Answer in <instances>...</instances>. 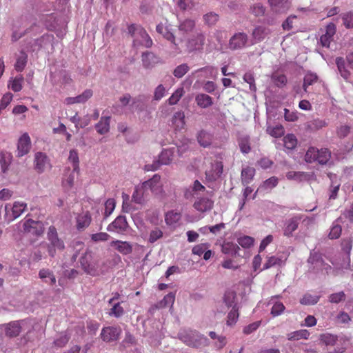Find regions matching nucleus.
Segmentation results:
<instances>
[{
    "instance_id": "nucleus-50",
    "label": "nucleus",
    "mask_w": 353,
    "mask_h": 353,
    "mask_svg": "<svg viewBox=\"0 0 353 353\" xmlns=\"http://www.w3.org/2000/svg\"><path fill=\"white\" fill-rule=\"evenodd\" d=\"M23 81V77L22 76L16 77L14 79L10 81L8 86L10 87L14 92H19L22 89Z\"/></svg>"
},
{
    "instance_id": "nucleus-11",
    "label": "nucleus",
    "mask_w": 353,
    "mask_h": 353,
    "mask_svg": "<svg viewBox=\"0 0 353 353\" xmlns=\"http://www.w3.org/2000/svg\"><path fill=\"white\" fill-rule=\"evenodd\" d=\"M142 188L150 190L156 195H161L163 193V187L161 183V176L159 174H154L153 177L142 184Z\"/></svg>"
},
{
    "instance_id": "nucleus-22",
    "label": "nucleus",
    "mask_w": 353,
    "mask_h": 353,
    "mask_svg": "<svg viewBox=\"0 0 353 353\" xmlns=\"http://www.w3.org/2000/svg\"><path fill=\"white\" fill-rule=\"evenodd\" d=\"M272 10L276 13H285L290 8L288 0H268Z\"/></svg>"
},
{
    "instance_id": "nucleus-35",
    "label": "nucleus",
    "mask_w": 353,
    "mask_h": 353,
    "mask_svg": "<svg viewBox=\"0 0 353 353\" xmlns=\"http://www.w3.org/2000/svg\"><path fill=\"white\" fill-rule=\"evenodd\" d=\"M197 141L200 145L207 148L212 143V135L204 130H201L197 135Z\"/></svg>"
},
{
    "instance_id": "nucleus-34",
    "label": "nucleus",
    "mask_w": 353,
    "mask_h": 353,
    "mask_svg": "<svg viewBox=\"0 0 353 353\" xmlns=\"http://www.w3.org/2000/svg\"><path fill=\"white\" fill-rule=\"evenodd\" d=\"M12 156L10 153L7 152H1L0 153V164L1 166V170L3 173H5L12 162Z\"/></svg>"
},
{
    "instance_id": "nucleus-14",
    "label": "nucleus",
    "mask_w": 353,
    "mask_h": 353,
    "mask_svg": "<svg viewBox=\"0 0 353 353\" xmlns=\"http://www.w3.org/2000/svg\"><path fill=\"white\" fill-rule=\"evenodd\" d=\"M303 219L302 214H296L285 221L283 228V234L285 236H291L293 232L297 228L300 221Z\"/></svg>"
},
{
    "instance_id": "nucleus-37",
    "label": "nucleus",
    "mask_w": 353,
    "mask_h": 353,
    "mask_svg": "<svg viewBox=\"0 0 353 353\" xmlns=\"http://www.w3.org/2000/svg\"><path fill=\"white\" fill-rule=\"evenodd\" d=\"M255 174V170L254 168L250 167H247L243 168L241 171V181L242 183L245 185L250 183L254 175Z\"/></svg>"
},
{
    "instance_id": "nucleus-30",
    "label": "nucleus",
    "mask_w": 353,
    "mask_h": 353,
    "mask_svg": "<svg viewBox=\"0 0 353 353\" xmlns=\"http://www.w3.org/2000/svg\"><path fill=\"white\" fill-rule=\"evenodd\" d=\"M195 101L197 105L201 108H207L213 103L212 98L203 93L197 94L195 97Z\"/></svg>"
},
{
    "instance_id": "nucleus-42",
    "label": "nucleus",
    "mask_w": 353,
    "mask_h": 353,
    "mask_svg": "<svg viewBox=\"0 0 353 353\" xmlns=\"http://www.w3.org/2000/svg\"><path fill=\"white\" fill-rule=\"evenodd\" d=\"M68 161L72 163L73 172L79 171V159L78 152L76 150H71L70 151Z\"/></svg>"
},
{
    "instance_id": "nucleus-13",
    "label": "nucleus",
    "mask_w": 353,
    "mask_h": 353,
    "mask_svg": "<svg viewBox=\"0 0 353 353\" xmlns=\"http://www.w3.org/2000/svg\"><path fill=\"white\" fill-rule=\"evenodd\" d=\"M223 163L219 161H214L211 163L210 169L205 171V179L212 182L219 179L223 172Z\"/></svg>"
},
{
    "instance_id": "nucleus-36",
    "label": "nucleus",
    "mask_w": 353,
    "mask_h": 353,
    "mask_svg": "<svg viewBox=\"0 0 353 353\" xmlns=\"http://www.w3.org/2000/svg\"><path fill=\"white\" fill-rule=\"evenodd\" d=\"M194 73H201L203 77L206 78H212L216 75L217 71L215 67L209 65L196 70Z\"/></svg>"
},
{
    "instance_id": "nucleus-62",
    "label": "nucleus",
    "mask_w": 353,
    "mask_h": 353,
    "mask_svg": "<svg viewBox=\"0 0 353 353\" xmlns=\"http://www.w3.org/2000/svg\"><path fill=\"white\" fill-rule=\"evenodd\" d=\"M238 243L244 248H250L254 243V239L249 236L239 237L237 240Z\"/></svg>"
},
{
    "instance_id": "nucleus-38",
    "label": "nucleus",
    "mask_w": 353,
    "mask_h": 353,
    "mask_svg": "<svg viewBox=\"0 0 353 353\" xmlns=\"http://www.w3.org/2000/svg\"><path fill=\"white\" fill-rule=\"evenodd\" d=\"M336 64L341 76L345 80H347L350 77V72L345 68V60L342 57H337L336 59Z\"/></svg>"
},
{
    "instance_id": "nucleus-33",
    "label": "nucleus",
    "mask_w": 353,
    "mask_h": 353,
    "mask_svg": "<svg viewBox=\"0 0 353 353\" xmlns=\"http://www.w3.org/2000/svg\"><path fill=\"white\" fill-rule=\"evenodd\" d=\"M239 245L232 242H225L221 246L222 252L231 256H236L239 254Z\"/></svg>"
},
{
    "instance_id": "nucleus-43",
    "label": "nucleus",
    "mask_w": 353,
    "mask_h": 353,
    "mask_svg": "<svg viewBox=\"0 0 353 353\" xmlns=\"http://www.w3.org/2000/svg\"><path fill=\"white\" fill-rule=\"evenodd\" d=\"M184 93L183 87L178 88L168 99V103L171 105L176 104Z\"/></svg>"
},
{
    "instance_id": "nucleus-26",
    "label": "nucleus",
    "mask_w": 353,
    "mask_h": 353,
    "mask_svg": "<svg viewBox=\"0 0 353 353\" xmlns=\"http://www.w3.org/2000/svg\"><path fill=\"white\" fill-rule=\"evenodd\" d=\"M110 117L103 116L99 121L95 124V129L100 134H107L110 131Z\"/></svg>"
},
{
    "instance_id": "nucleus-61",
    "label": "nucleus",
    "mask_w": 353,
    "mask_h": 353,
    "mask_svg": "<svg viewBox=\"0 0 353 353\" xmlns=\"http://www.w3.org/2000/svg\"><path fill=\"white\" fill-rule=\"evenodd\" d=\"M175 300V295L174 293L170 292L165 295L163 300L159 303L160 307H165L168 306H172Z\"/></svg>"
},
{
    "instance_id": "nucleus-48",
    "label": "nucleus",
    "mask_w": 353,
    "mask_h": 353,
    "mask_svg": "<svg viewBox=\"0 0 353 353\" xmlns=\"http://www.w3.org/2000/svg\"><path fill=\"white\" fill-rule=\"evenodd\" d=\"M318 79V77L316 74L314 73H307L305 75L303 79V90L305 92H307V88L308 86L314 84L316 82Z\"/></svg>"
},
{
    "instance_id": "nucleus-12",
    "label": "nucleus",
    "mask_w": 353,
    "mask_h": 353,
    "mask_svg": "<svg viewBox=\"0 0 353 353\" xmlns=\"http://www.w3.org/2000/svg\"><path fill=\"white\" fill-rule=\"evenodd\" d=\"M24 232L32 235L39 236L43 232V223L41 221H36L30 219L23 221Z\"/></svg>"
},
{
    "instance_id": "nucleus-60",
    "label": "nucleus",
    "mask_w": 353,
    "mask_h": 353,
    "mask_svg": "<svg viewBox=\"0 0 353 353\" xmlns=\"http://www.w3.org/2000/svg\"><path fill=\"white\" fill-rule=\"evenodd\" d=\"M267 132L273 137H281L284 134V129L281 125H276L273 128H268Z\"/></svg>"
},
{
    "instance_id": "nucleus-55",
    "label": "nucleus",
    "mask_w": 353,
    "mask_h": 353,
    "mask_svg": "<svg viewBox=\"0 0 353 353\" xmlns=\"http://www.w3.org/2000/svg\"><path fill=\"white\" fill-rule=\"evenodd\" d=\"M283 260L281 258L272 256L268 259L267 261L263 265V270H267L275 265H281Z\"/></svg>"
},
{
    "instance_id": "nucleus-44",
    "label": "nucleus",
    "mask_w": 353,
    "mask_h": 353,
    "mask_svg": "<svg viewBox=\"0 0 353 353\" xmlns=\"http://www.w3.org/2000/svg\"><path fill=\"white\" fill-rule=\"evenodd\" d=\"M28 60V56L24 52H21L14 64V68L18 72H21L25 68Z\"/></svg>"
},
{
    "instance_id": "nucleus-58",
    "label": "nucleus",
    "mask_w": 353,
    "mask_h": 353,
    "mask_svg": "<svg viewBox=\"0 0 353 353\" xmlns=\"http://www.w3.org/2000/svg\"><path fill=\"white\" fill-rule=\"evenodd\" d=\"M239 145L240 150L242 153L248 154L250 152L251 148L250 145V141L248 137H243L239 139Z\"/></svg>"
},
{
    "instance_id": "nucleus-56",
    "label": "nucleus",
    "mask_w": 353,
    "mask_h": 353,
    "mask_svg": "<svg viewBox=\"0 0 353 353\" xmlns=\"http://www.w3.org/2000/svg\"><path fill=\"white\" fill-rule=\"evenodd\" d=\"M346 295L344 292L332 293L328 296V301L332 303H339L345 300Z\"/></svg>"
},
{
    "instance_id": "nucleus-6",
    "label": "nucleus",
    "mask_w": 353,
    "mask_h": 353,
    "mask_svg": "<svg viewBox=\"0 0 353 353\" xmlns=\"http://www.w3.org/2000/svg\"><path fill=\"white\" fill-rule=\"evenodd\" d=\"M331 157V152L326 148L318 150L316 148H310L305 156L307 162L312 163L317 161L321 165L326 164Z\"/></svg>"
},
{
    "instance_id": "nucleus-15",
    "label": "nucleus",
    "mask_w": 353,
    "mask_h": 353,
    "mask_svg": "<svg viewBox=\"0 0 353 353\" xmlns=\"http://www.w3.org/2000/svg\"><path fill=\"white\" fill-rule=\"evenodd\" d=\"M128 227V222L124 216H119L115 220L109 224L107 227L108 232H114L117 233H123Z\"/></svg>"
},
{
    "instance_id": "nucleus-9",
    "label": "nucleus",
    "mask_w": 353,
    "mask_h": 353,
    "mask_svg": "<svg viewBox=\"0 0 353 353\" xmlns=\"http://www.w3.org/2000/svg\"><path fill=\"white\" fill-rule=\"evenodd\" d=\"M307 262L308 263L311 264L312 266L310 268H312L314 270L319 271L325 270L327 271V269L331 268L328 264L324 262L321 254L314 250L310 252Z\"/></svg>"
},
{
    "instance_id": "nucleus-19",
    "label": "nucleus",
    "mask_w": 353,
    "mask_h": 353,
    "mask_svg": "<svg viewBox=\"0 0 353 353\" xmlns=\"http://www.w3.org/2000/svg\"><path fill=\"white\" fill-rule=\"evenodd\" d=\"M336 30V26L334 23H331L326 26L325 33L320 37V42L323 47H330Z\"/></svg>"
},
{
    "instance_id": "nucleus-28",
    "label": "nucleus",
    "mask_w": 353,
    "mask_h": 353,
    "mask_svg": "<svg viewBox=\"0 0 353 353\" xmlns=\"http://www.w3.org/2000/svg\"><path fill=\"white\" fill-rule=\"evenodd\" d=\"M23 321H13L7 325L6 334L10 337H15L21 332V323Z\"/></svg>"
},
{
    "instance_id": "nucleus-41",
    "label": "nucleus",
    "mask_w": 353,
    "mask_h": 353,
    "mask_svg": "<svg viewBox=\"0 0 353 353\" xmlns=\"http://www.w3.org/2000/svg\"><path fill=\"white\" fill-rule=\"evenodd\" d=\"M181 214L174 211H170L165 214V221L167 225H172L181 219Z\"/></svg>"
},
{
    "instance_id": "nucleus-47",
    "label": "nucleus",
    "mask_w": 353,
    "mask_h": 353,
    "mask_svg": "<svg viewBox=\"0 0 353 353\" xmlns=\"http://www.w3.org/2000/svg\"><path fill=\"white\" fill-rule=\"evenodd\" d=\"M319 299V296L305 294L301 299L300 303L307 305H314L318 303Z\"/></svg>"
},
{
    "instance_id": "nucleus-51",
    "label": "nucleus",
    "mask_w": 353,
    "mask_h": 353,
    "mask_svg": "<svg viewBox=\"0 0 353 353\" xmlns=\"http://www.w3.org/2000/svg\"><path fill=\"white\" fill-rule=\"evenodd\" d=\"M284 146L288 149V150H292L294 149L297 143V140L296 139V137L292 134H287L284 139Z\"/></svg>"
},
{
    "instance_id": "nucleus-54",
    "label": "nucleus",
    "mask_w": 353,
    "mask_h": 353,
    "mask_svg": "<svg viewBox=\"0 0 353 353\" xmlns=\"http://www.w3.org/2000/svg\"><path fill=\"white\" fill-rule=\"evenodd\" d=\"M239 316L238 308L234 306L228 314L227 325L230 326L234 325L236 323Z\"/></svg>"
},
{
    "instance_id": "nucleus-39",
    "label": "nucleus",
    "mask_w": 353,
    "mask_h": 353,
    "mask_svg": "<svg viewBox=\"0 0 353 353\" xmlns=\"http://www.w3.org/2000/svg\"><path fill=\"white\" fill-rule=\"evenodd\" d=\"M310 332L307 330H300L290 332L288 335V339L291 341H298L301 339H307Z\"/></svg>"
},
{
    "instance_id": "nucleus-31",
    "label": "nucleus",
    "mask_w": 353,
    "mask_h": 353,
    "mask_svg": "<svg viewBox=\"0 0 353 353\" xmlns=\"http://www.w3.org/2000/svg\"><path fill=\"white\" fill-rule=\"evenodd\" d=\"M195 27V22L192 19H185L181 21L179 25V32L183 36L191 32Z\"/></svg>"
},
{
    "instance_id": "nucleus-3",
    "label": "nucleus",
    "mask_w": 353,
    "mask_h": 353,
    "mask_svg": "<svg viewBox=\"0 0 353 353\" xmlns=\"http://www.w3.org/2000/svg\"><path fill=\"white\" fill-rule=\"evenodd\" d=\"M179 339L192 347H200L208 345V339L195 330H185L179 334Z\"/></svg>"
},
{
    "instance_id": "nucleus-63",
    "label": "nucleus",
    "mask_w": 353,
    "mask_h": 353,
    "mask_svg": "<svg viewBox=\"0 0 353 353\" xmlns=\"http://www.w3.org/2000/svg\"><path fill=\"white\" fill-rule=\"evenodd\" d=\"M325 121L320 119H314L311 121L308 124L309 128L312 130H318L325 127Z\"/></svg>"
},
{
    "instance_id": "nucleus-45",
    "label": "nucleus",
    "mask_w": 353,
    "mask_h": 353,
    "mask_svg": "<svg viewBox=\"0 0 353 353\" xmlns=\"http://www.w3.org/2000/svg\"><path fill=\"white\" fill-rule=\"evenodd\" d=\"M190 70V67L187 63H182L176 66L173 70V75L177 78H182Z\"/></svg>"
},
{
    "instance_id": "nucleus-21",
    "label": "nucleus",
    "mask_w": 353,
    "mask_h": 353,
    "mask_svg": "<svg viewBox=\"0 0 353 353\" xmlns=\"http://www.w3.org/2000/svg\"><path fill=\"white\" fill-rule=\"evenodd\" d=\"M205 43V37L203 34H197L188 41L187 48L189 51L200 50Z\"/></svg>"
},
{
    "instance_id": "nucleus-24",
    "label": "nucleus",
    "mask_w": 353,
    "mask_h": 353,
    "mask_svg": "<svg viewBox=\"0 0 353 353\" xmlns=\"http://www.w3.org/2000/svg\"><path fill=\"white\" fill-rule=\"evenodd\" d=\"M172 126L176 131H181L185 128V114L183 111H177L174 113L172 117Z\"/></svg>"
},
{
    "instance_id": "nucleus-4",
    "label": "nucleus",
    "mask_w": 353,
    "mask_h": 353,
    "mask_svg": "<svg viewBox=\"0 0 353 353\" xmlns=\"http://www.w3.org/2000/svg\"><path fill=\"white\" fill-rule=\"evenodd\" d=\"M47 239L48 243H46L44 245L47 249L48 254L51 257L55 256L57 251H62L64 250V242L59 237L55 227H49L47 232Z\"/></svg>"
},
{
    "instance_id": "nucleus-46",
    "label": "nucleus",
    "mask_w": 353,
    "mask_h": 353,
    "mask_svg": "<svg viewBox=\"0 0 353 353\" xmlns=\"http://www.w3.org/2000/svg\"><path fill=\"white\" fill-rule=\"evenodd\" d=\"M341 232V226L339 223H337V221H335L332 223V225L330 228V231L328 234V237L330 239H336L340 237Z\"/></svg>"
},
{
    "instance_id": "nucleus-8",
    "label": "nucleus",
    "mask_w": 353,
    "mask_h": 353,
    "mask_svg": "<svg viewBox=\"0 0 353 353\" xmlns=\"http://www.w3.org/2000/svg\"><path fill=\"white\" fill-rule=\"evenodd\" d=\"M249 46V37L243 32H236L231 37L228 42V48L231 50H238Z\"/></svg>"
},
{
    "instance_id": "nucleus-17",
    "label": "nucleus",
    "mask_w": 353,
    "mask_h": 353,
    "mask_svg": "<svg viewBox=\"0 0 353 353\" xmlns=\"http://www.w3.org/2000/svg\"><path fill=\"white\" fill-rule=\"evenodd\" d=\"M121 333L120 327H106L102 329L101 337L103 341L110 342L117 341Z\"/></svg>"
},
{
    "instance_id": "nucleus-16",
    "label": "nucleus",
    "mask_w": 353,
    "mask_h": 353,
    "mask_svg": "<svg viewBox=\"0 0 353 353\" xmlns=\"http://www.w3.org/2000/svg\"><path fill=\"white\" fill-rule=\"evenodd\" d=\"M31 147V141L28 133H23L19 139L17 143V156L21 157L27 154Z\"/></svg>"
},
{
    "instance_id": "nucleus-40",
    "label": "nucleus",
    "mask_w": 353,
    "mask_h": 353,
    "mask_svg": "<svg viewBox=\"0 0 353 353\" xmlns=\"http://www.w3.org/2000/svg\"><path fill=\"white\" fill-rule=\"evenodd\" d=\"M271 80L279 88L284 86L288 81L286 76L279 72H274L271 76Z\"/></svg>"
},
{
    "instance_id": "nucleus-2",
    "label": "nucleus",
    "mask_w": 353,
    "mask_h": 353,
    "mask_svg": "<svg viewBox=\"0 0 353 353\" xmlns=\"http://www.w3.org/2000/svg\"><path fill=\"white\" fill-rule=\"evenodd\" d=\"M128 33L133 38L134 46H144L150 48L152 46V40L146 32L145 30L141 26L132 24L128 28Z\"/></svg>"
},
{
    "instance_id": "nucleus-7",
    "label": "nucleus",
    "mask_w": 353,
    "mask_h": 353,
    "mask_svg": "<svg viewBox=\"0 0 353 353\" xmlns=\"http://www.w3.org/2000/svg\"><path fill=\"white\" fill-rule=\"evenodd\" d=\"M27 203L23 201H14L11 205L7 204L5 206V219L8 222H11L19 217L26 210Z\"/></svg>"
},
{
    "instance_id": "nucleus-25",
    "label": "nucleus",
    "mask_w": 353,
    "mask_h": 353,
    "mask_svg": "<svg viewBox=\"0 0 353 353\" xmlns=\"http://www.w3.org/2000/svg\"><path fill=\"white\" fill-rule=\"evenodd\" d=\"M214 202L205 197L199 198L194 203V208L201 212H205L210 210L213 207Z\"/></svg>"
},
{
    "instance_id": "nucleus-52",
    "label": "nucleus",
    "mask_w": 353,
    "mask_h": 353,
    "mask_svg": "<svg viewBox=\"0 0 353 353\" xmlns=\"http://www.w3.org/2000/svg\"><path fill=\"white\" fill-rule=\"evenodd\" d=\"M337 336L331 334H323L320 335V340L325 345H334L337 341Z\"/></svg>"
},
{
    "instance_id": "nucleus-20",
    "label": "nucleus",
    "mask_w": 353,
    "mask_h": 353,
    "mask_svg": "<svg viewBox=\"0 0 353 353\" xmlns=\"http://www.w3.org/2000/svg\"><path fill=\"white\" fill-rule=\"evenodd\" d=\"M142 63L145 68H152L157 64L161 63V59L152 52H146L142 54Z\"/></svg>"
},
{
    "instance_id": "nucleus-64",
    "label": "nucleus",
    "mask_w": 353,
    "mask_h": 353,
    "mask_svg": "<svg viewBox=\"0 0 353 353\" xmlns=\"http://www.w3.org/2000/svg\"><path fill=\"white\" fill-rule=\"evenodd\" d=\"M343 24L347 28H353V12H347L342 15Z\"/></svg>"
},
{
    "instance_id": "nucleus-49",
    "label": "nucleus",
    "mask_w": 353,
    "mask_h": 353,
    "mask_svg": "<svg viewBox=\"0 0 353 353\" xmlns=\"http://www.w3.org/2000/svg\"><path fill=\"white\" fill-rule=\"evenodd\" d=\"M278 184V179L275 176H272L265 180L263 184L259 188L261 190H272Z\"/></svg>"
},
{
    "instance_id": "nucleus-1",
    "label": "nucleus",
    "mask_w": 353,
    "mask_h": 353,
    "mask_svg": "<svg viewBox=\"0 0 353 353\" xmlns=\"http://www.w3.org/2000/svg\"><path fill=\"white\" fill-rule=\"evenodd\" d=\"M80 263L84 272L93 276L103 274L106 270L97 260L93 258L91 252H86L81 257Z\"/></svg>"
},
{
    "instance_id": "nucleus-32",
    "label": "nucleus",
    "mask_w": 353,
    "mask_h": 353,
    "mask_svg": "<svg viewBox=\"0 0 353 353\" xmlns=\"http://www.w3.org/2000/svg\"><path fill=\"white\" fill-rule=\"evenodd\" d=\"M39 277L45 283L52 285L56 283V277L49 269H41L39 272Z\"/></svg>"
},
{
    "instance_id": "nucleus-59",
    "label": "nucleus",
    "mask_w": 353,
    "mask_h": 353,
    "mask_svg": "<svg viewBox=\"0 0 353 353\" xmlns=\"http://www.w3.org/2000/svg\"><path fill=\"white\" fill-rule=\"evenodd\" d=\"M163 236V232L159 228L152 229L149 235L148 241L151 243L156 242Z\"/></svg>"
},
{
    "instance_id": "nucleus-10",
    "label": "nucleus",
    "mask_w": 353,
    "mask_h": 353,
    "mask_svg": "<svg viewBox=\"0 0 353 353\" xmlns=\"http://www.w3.org/2000/svg\"><path fill=\"white\" fill-rule=\"evenodd\" d=\"M34 169L39 173H43L51 168L50 161L48 157L43 152H38L34 154Z\"/></svg>"
},
{
    "instance_id": "nucleus-57",
    "label": "nucleus",
    "mask_w": 353,
    "mask_h": 353,
    "mask_svg": "<svg viewBox=\"0 0 353 353\" xmlns=\"http://www.w3.org/2000/svg\"><path fill=\"white\" fill-rule=\"evenodd\" d=\"M70 335L67 332L61 333L58 338L54 341V345L61 347L65 346L70 340Z\"/></svg>"
},
{
    "instance_id": "nucleus-23",
    "label": "nucleus",
    "mask_w": 353,
    "mask_h": 353,
    "mask_svg": "<svg viewBox=\"0 0 353 353\" xmlns=\"http://www.w3.org/2000/svg\"><path fill=\"white\" fill-rule=\"evenodd\" d=\"M92 90L90 89H87L83 93L77 97H67L65 99L64 102L67 105H72L74 103H84L92 96Z\"/></svg>"
},
{
    "instance_id": "nucleus-29",
    "label": "nucleus",
    "mask_w": 353,
    "mask_h": 353,
    "mask_svg": "<svg viewBox=\"0 0 353 353\" xmlns=\"http://www.w3.org/2000/svg\"><path fill=\"white\" fill-rule=\"evenodd\" d=\"M91 222V216L88 212L79 214L77 218V228L79 230H83L89 226Z\"/></svg>"
},
{
    "instance_id": "nucleus-27",
    "label": "nucleus",
    "mask_w": 353,
    "mask_h": 353,
    "mask_svg": "<svg viewBox=\"0 0 353 353\" xmlns=\"http://www.w3.org/2000/svg\"><path fill=\"white\" fill-rule=\"evenodd\" d=\"M111 246L114 247L117 251L122 254H130L132 251V247L130 243L127 241H121L119 240L111 242Z\"/></svg>"
},
{
    "instance_id": "nucleus-18",
    "label": "nucleus",
    "mask_w": 353,
    "mask_h": 353,
    "mask_svg": "<svg viewBox=\"0 0 353 353\" xmlns=\"http://www.w3.org/2000/svg\"><path fill=\"white\" fill-rule=\"evenodd\" d=\"M270 33L271 30L268 27L264 26H259L256 27L252 32V36L254 40V42L252 44L262 41L268 37Z\"/></svg>"
},
{
    "instance_id": "nucleus-5",
    "label": "nucleus",
    "mask_w": 353,
    "mask_h": 353,
    "mask_svg": "<svg viewBox=\"0 0 353 353\" xmlns=\"http://www.w3.org/2000/svg\"><path fill=\"white\" fill-rule=\"evenodd\" d=\"M176 150V149L175 148L163 150L159 155V159L154 160L152 163L146 164L144 166V170L147 172L156 171L162 165H170L173 160Z\"/></svg>"
},
{
    "instance_id": "nucleus-53",
    "label": "nucleus",
    "mask_w": 353,
    "mask_h": 353,
    "mask_svg": "<svg viewBox=\"0 0 353 353\" xmlns=\"http://www.w3.org/2000/svg\"><path fill=\"white\" fill-rule=\"evenodd\" d=\"M112 307L110 309L108 314L110 316H114L116 318H119L124 314V310L123 307L121 305L120 303H112Z\"/></svg>"
}]
</instances>
